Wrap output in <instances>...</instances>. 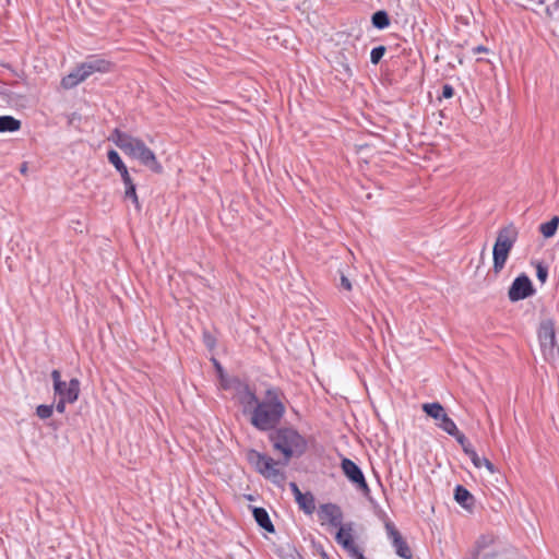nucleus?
Returning a JSON list of instances; mask_svg holds the SVG:
<instances>
[{
  "label": "nucleus",
  "instance_id": "nucleus-36",
  "mask_svg": "<svg viewBox=\"0 0 559 559\" xmlns=\"http://www.w3.org/2000/svg\"><path fill=\"white\" fill-rule=\"evenodd\" d=\"M555 7H556V8H559V0H556V1H555Z\"/></svg>",
  "mask_w": 559,
  "mask_h": 559
},
{
  "label": "nucleus",
  "instance_id": "nucleus-31",
  "mask_svg": "<svg viewBox=\"0 0 559 559\" xmlns=\"http://www.w3.org/2000/svg\"><path fill=\"white\" fill-rule=\"evenodd\" d=\"M340 286L345 289V290H350L352 289V283L344 275V274H341V284Z\"/></svg>",
  "mask_w": 559,
  "mask_h": 559
},
{
  "label": "nucleus",
  "instance_id": "nucleus-39",
  "mask_svg": "<svg viewBox=\"0 0 559 559\" xmlns=\"http://www.w3.org/2000/svg\"><path fill=\"white\" fill-rule=\"evenodd\" d=\"M324 557H326V555H324ZM325 559H328V558H325Z\"/></svg>",
  "mask_w": 559,
  "mask_h": 559
},
{
  "label": "nucleus",
  "instance_id": "nucleus-2",
  "mask_svg": "<svg viewBox=\"0 0 559 559\" xmlns=\"http://www.w3.org/2000/svg\"><path fill=\"white\" fill-rule=\"evenodd\" d=\"M109 140L112 141L126 155L139 160L141 165L145 166L151 171L155 174H160L163 171V166L157 160L154 152L147 147L144 141L140 138L120 131L119 129H115L110 134Z\"/></svg>",
  "mask_w": 559,
  "mask_h": 559
},
{
  "label": "nucleus",
  "instance_id": "nucleus-35",
  "mask_svg": "<svg viewBox=\"0 0 559 559\" xmlns=\"http://www.w3.org/2000/svg\"><path fill=\"white\" fill-rule=\"evenodd\" d=\"M21 171H22V173H25V171H26V166H25V165H23V166H22Z\"/></svg>",
  "mask_w": 559,
  "mask_h": 559
},
{
  "label": "nucleus",
  "instance_id": "nucleus-25",
  "mask_svg": "<svg viewBox=\"0 0 559 559\" xmlns=\"http://www.w3.org/2000/svg\"><path fill=\"white\" fill-rule=\"evenodd\" d=\"M123 185L126 188L124 198L131 199V201L133 202L135 207L140 209V203H139V199H138L136 191H135V185L133 183L132 178L129 179V181H123Z\"/></svg>",
  "mask_w": 559,
  "mask_h": 559
},
{
  "label": "nucleus",
  "instance_id": "nucleus-7",
  "mask_svg": "<svg viewBox=\"0 0 559 559\" xmlns=\"http://www.w3.org/2000/svg\"><path fill=\"white\" fill-rule=\"evenodd\" d=\"M110 67L111 63L105 59H88L64 76L61 81V85L67 90L73 88L95 72H108Z\"/></svg>",
  "mask_w": 559,
  "mask_h": 559
},
{
  "label": "nucleus",
  "instance_id": "nucleus-3",
  "mask_svg": "<svg viewBox=\"0 0 559 559\" xmlns=\"http://www.w3.org/2000/svg\"><path fill=\"white\" fill-rule=\"evenodd\" d=\"M273 448L284 455L283 465L286 466L293 456H300L307 449L305 438L293 428H280L269 436Z\"/></svg>",
  "mask_w": 559,
  "mask_h": 559
},
{
  "label": "nucleus",
  "instance_id": "nucleus-1",
  "mask_svg": "<svg viewBox=\"0 0 559 559\" xmlns=\"http://www.w3.org/2000/svg\"><path fill=\"white\" fill-rule=\"evenodd\" d=\"M286 413L283 394L276 388H270L249 415L250 424L260 431L273 430L280 425Z\"/></svg>",
  "mask_w": 559,
  "mask_h": 559
},
{
  "label": "nucleus",
  "instance_id": "nucleus-14",
  "mask_svg": "<svg viewBox=\"0 0 559 559\" xmlns=\"http://www.w3.org/2000/svg\"><path fill=\"white\" fill-rule=\"evenodd\" d=\"M53 392L59 399L68 401L69 404H73L79 399L80 381L76 378H72L69 382L64 381L63 385H61L58 391Z\"/></svg>",
  "mask_w": 559,
  "mask_h": 559
},
{
  "label": "nucleus",
  "instance_id": "nucleus-9",
  "mask_svg": "<svg viewBox=\"0 0 559 559\" xmlns=\"http://www.w3.org/2000/svg\"><path fill=\"white\" fill-rule=\"evenodd\" d=\"M338 531L335 535V540L337 544H340L350 557L354 559H366L362 555V552L359 550L357 545L355 544L354 537H353V525L352 523L348 524H341V526H337Z\"/></svg>",
  "mask_w": 559,
  "mask_h": 559
},
{
  "label": "nucleus",
  "instance_id": "nucleus-32",
  "mask_svg": "<svg viewBox=\"0 0 559 559\" xmlns=\"http://www.w3.org/2000/svg\"><path fill=\"white\" fill-rule=\"evenodd\" d=\"M289 487H290L292 492L294 493L295 500H297L298 498H301V496L304 493L300 491V489L296 483H290Z\"/></svg>",
  "mask_w": 559,
  "mask_h": 559
},
{
  "label": "nucleus",
  "instance_id": "nucleus-26",
  "mask_svg": "<svg viewBox=\"0 0 559 559\" xmlns=\"http://www.w3.org/2000/svg\"><path fill=\"white\" fill-rule=\"evenodd\" d=\"M53 413V405H46V404H41V405H38L37 408H36V415L40 418V419H48L49 417H51Z\"/></svg>",
  "mask_w": 559,
  "mask_h": 559
},
{
  "label": "nucleus",
  "instance_id": "nucleus-10",
  "mask_svg": "<svg viewBox=\"0 0 559 559\" xmlns=\"http://www.w3.org/2000/svg\"><path fill=\"white\" fill-rule=\"evenodd\" d=\"M535 294V289L530 277L526 274H521L512 282L508 297L511 301L523 300Z\"/></svg>",
  "mask_w": 559,
  "mask_h": 559
},
{
  "label": "nucleus",
  "instance_id": "nucleus-24",
  "mask_svg": "<svg viewBox=\"0 0 559 559\" xmlns=\"http://www.w3.org/2000/svg\"><path fill=\"white\" fill-rule=\"evenodd\" d=\"M372 25L378 29H384L390 25V19L385 11H377L371 17Z\"/></svg>",
  "mask_w": 559,
  "mask_h": 559
},
{
  "label": "nucleus",
  "instance_id": "nucleus-17",
  "mask_svg": "<svg viewBox=\"0 0 559 559\" xmlns=\"http://www.w3.org/2000/svg\"><path fill=\"white\" fill-rule=\"evenodd\" d=\"M108 162L116 168V170L120 174L122 182L129 181L131 176L126 164L122 162L120 155L115 150H110L107 153Z\"/></svg>",
  "mask_w": 559,
  "mask_h": 559
},
{
  "label": "nucleus",
  "instance_id": "nucleus-4",
  "mask_svg": "<svg viewBox=\"0 0 559 559\" xmlns=\"http://www.w3.org/2000/svg\"><path fill=\"white\" fill-rule=\"evenodd\" d=\"M518 236V228L513 224H509L498 230L497 239L492 248V267L496 274L500 273L504 267Z\"/></svg>",
  "mask_w": 559,
  "mask_h": 559
},
{
  "label": "nucleus",
  "instance_id": "nucleus-28",
  "mask_svg": "<svg viewBox=\"0 0 559 559\" xmlns=\"http://www.w3.org/2000/svg\"><path fill=\"white\" fill-rule=\"evenodd\" d=\"M536 276L538 281L544 284L547 281L548 277V267L544 265L543 263L536 264Z\"/></svg>",
  "mask_w": 559,
  "mask_h": 559
},
{
  "label": "nucleus",
  "instance_id": "nucleus-22",
  "mask_svg": "<svg viewBox=\"0 0 559 559\" xmlns=\"http://www.w3.org/2000/svg\"><path fill=\"white\" fill-rule=\"evenodd\" d=\"M21 121L12 116L0 117V132H14L20 130Z\"/></svg>",
  "mask_w": 559,
  "mask_h": 559
},
{
  "label": "nucleus",
  "instance_id": "nucleus-16",
  "mask_svg": "<svg viewBox=\"0 0 559 559\" xmlns=\"http://www.w3.org/2000/svg\"><path fill=\"white\" fill-rule=\"evenodd\" d=\"M455 501L465 510L472 511L475 504L474 496L462 485H457L454 488Z\"/></svg>",
  "mask_w": 559,
  "mask_h": 559
},
{
  "label": "nucleus",
  "instance_id": "nucleus-18",
  "mask_svg": "<svg viewBox=\"0 0 559 559\" xmlns=\"http://www.w3.org/2000/svg\"><path fill=\"white\" fill-rule=\"evenodd\" d=\"M444 431L454 437L455 440L463 447V450L465 451V448L472 449L471 443L467 441L466 437L457 429L454 421H448L444 420Z\"/></svg>",
  "mask_w": 559,
  "mask_h": 559
},
{
  "label": "nucleus",
  "instance_id": "nucleus-8",
  "mask_svg": "<svg viewBox=\"0 0 559 559\" xmlns=\"http://www.w3.org/2000/svg\"><path fill=\"white\" fill-rule=\"evenodd\" d=\"M341 468L346 478L359 490L364 496H369L370 488L366 481L361 468L350 459L344 457L341 462Z\"/></svg>",
  "mask_w": 559,
  "mask_h": 559
},
{
  "label": "nucleus",
  "instance_id": "nucleus-29",
  "mask_svg": "<svg viewBox=\"0 0 559 559\" xmlns=\"http://www.w3.org/2000/svg\"><path fill=\"white\" fill-rule=\"evenodd\" d=\"M51 379L53 382V391H58L61 385H63L64 381L61 380V373L59 370L55 369L51 371Z\"/></svg>",
  "mask_w": 559,
  "mask_h": 559
},
{
  "label": "nucleus",
  "instance_id": "nucleus-5",
  "mask_svg": "<svg viewBox=\"0 0 559 559\" xmlns=\"http://www.w3.org/2000/svg\"><path fill=\"white\" fill-rule=\"evenodd\" d=\"M246 457L263 477L271 479L275 484H280L285 480V474L280 468L281 465L284 466L283 461H275L271 456L253 449L247 452Z\"/></svg>",
  "mask_w": 559,
  "mask_h": 559
},
{
  "label": "nucleus",
  "instance_id": "nucleus-6",
  "mask_svg": "<svg viewBox=\"0 0 559 559\" xmlns=\"http://www.w3.org/2000/svg\"><path fill=\"white\" fill-rule=\"evenodd\" d=\"M537 336L544 359L550 364H555L559 360V345L557 343L555 321L552 319L545 318L540 321Z\"/></svg>",
  "mask_w": 559,
  "mask_h": 559
},
{
  "label": "nucleus",
  "instance_id": "nucleus-15",
  "mask_svg": "<svg viewBox=\"0 0 559 559\" xmlns=\"http://www.w3.org/2000/svg\"><path fill=\"white\" fill-rule=\"evenodd\" d=\"M423 411L430 417H432L433 419L438 420L439 423L437 424L439 428H441L443 431H444V420H448V421H453L448 415L447 413L444 412V408L443 406L438 403V402H435V403H426L423 405Z\"/></svg>",
  "mask_w": 559,
  "mask_h": 559
},
{
  "label": "nucleus",
  "instance_id": "nucleus-23",
  "mask_svg": "<svg viewBox=\"0 0 559 559\" xmlns=\"http://www.w3.org/2000/svg\"><path fill=\"white\" fill-rule=\"evenodd\" d=\"M558 226H559V217L555 216L550 221L540 224L539 231L542 233V235L545 238H550L556 234Z\"/></svg>",
  "mask_w": 559,
  "mask_h": 559
},
{
  "label": "nucleus",
  "instance_id": "nucleus-34",
  "mask_svg": "<svg viewBox=\"0 0 559 559\" xmlns=\"http://www.w3.org/2000/svg\"><path fill=\"white\" fill-rule=\"evenodd\" d=\"M473 53L476 55V53H481V52H488V48L483 46V45H479V46H476L472 49Z\"/></svg>",
  "mask_w": 559,
  "mask_h": 559
},
{
  "label": "nucleus",
  "instance_id": "nucleus-38",
  "mask_svg": "<svg viewBox=\"0 0 559 559\" xmlns=\"http://www.w3.org/2000/svg\"><path fill=\"white\" fill-rule=\"evenodd\" d=\"M537 1H538L539 3H543V2H544V0H537Z\"/></svg>",
  "mask_w": 559,
  "mask_h": 559
},
{
  "label": "nucleus",
  "instance_id": "nucleus-27",
  "mask_svg": "<svg viewBox=\"0 0 559 559\" xmlns=\"http://www.w3.org/2000/svg\"><path fill=\"white\" fill-rule=\"evenodd\" d=\"M385 53L384 46L374 47L370 52V61L373 64H378Z\"/></svg>",
  "mask_w": 559,
  "mask_h": 559
},
{
  "label": "nucleus",
  "instance_id": "nucleus-13",
  "mask_svg": "<svg viewBox=\"0 0 559 559\" xmlns=\"http://www.w3.org/2000/svg\"><path fill=\"white\" fill-rule=\"evenodd\" d=\"M320 520L328 522L330 525L337 527L343 523V512L337 504H321L318 511Z\"/></svg>",
  "mask_w": 559,
  "mask_h": 559
},
{
  "label": "nucleus",
  "instance_id": "nucleus-21",
  "mask_svg": "<svg viewBox=\"0 0 559 559\" xmlns=\"http://www.w3.org/2000/svg\"><path fill=\"white\" fill-rule=\"evenodd\" d=\"M465 453L471 457L476 467L485 466L490 473H495L493 464L488 459L478 456L474 449L465 448Z\"/></svg>",
  "mask_w": 559,
  "mask_h": 559
},
{
  "label": "nucleus",
  "instance_id": "nucleus-12",
  "mask_svg": "<svg viewBox=\"0 0 559 559\" xmlns=\"http://www.w3.org/2000/svg\"><path fill=\"white\" fill-rule=\"evenodd\" d=\"M385 531L388 534L389 539L391 540L396 555H399L401 558L404 559H411L412 558V551L407 545V543L404 540L400 532L396 530L395 525L392 522L385 523Z\"/></svg>",
  "mask_w": 559,
  "mask_h": 559
},
{
  "label": "nucleus",
  "instance_id": "nucleus-30",
  "mask_svg": "<svg viewBox=\"0 0 559 559\" xmlns=\"http://www.w3.org/2000/svg\"><path fill=\"white\" fill-rule=\"evenodd\" d=\"M454 95V88L450 84H444L442 86V97L451 98Z\"/></svg>",
  "mask_w": 559,
  "mask_h": 559
},
{
  "label": "nucleus",
  "instance_id": "nucleus-20",
  "mask_svg": "<svg viewBox=\"0 0 559 559\" xmlns=\"http://www.w3.org/2000/svg\"><path fill=\"white\" fill-rule=\"evenodd\" d=\"M300 510L310 515L316 510V499L311 492H306L296 500Z\"/></svg>",
  "mask_w": 559,
  "mask_h": 559
},
{
  "label": "nucleus",
  "instance_id": "nucleus-37",
  "mask_svg": "<svg viewBox=\"0 0 559 559\" xmlns=\"http://www.w3.org/2000/svg\"><path fill=\"white\" fill-rule=\"evenodd\" d=\"M546 12H547L548 15H551V11H550L549 8H547Z\"/></svg>",
  "mask_w": 559,
  "mask_h": 559
},
{
  "label": "nucleus",
  "instance_id": "nucleus-19",
  "mask_svg": "<svg viewBox=\"0 0 559 559\" xmlns=\"http://www.w3.org/2000/svg\"><path fill=\"white\" fill-rule=\"evenodd\" d=\"M253 516L255 522L264 528L269 533H273L275 531L272 521L270 520L269 513L263 508H254Z\"/></svg>",
  "mask_w": 559,
  "mask_h": 559
},
{
  "label": "nucleus",
  "instance_id": "nucleus-11",
  "mask_svg": "<svg viewBox=\"0 0 559 559\" xmlns=\"http://www.w3.org/2000/svg\"><path fill=\"white\" fill-rule=\"evenodd\" d=\"M236 399L242 407L243 415H250L261 400L248 384L241 382L236 386Z\"/></svg>",
  "mask_w": 559,
  "mask_h": 559
},
{
  "label": "nucleus",
  "instance_id": "nucleus-33",
  "mask_svg": "<svg viewBox=\"0 0 559 559\" xmlns=\"http://www.w3.org/2000/svg\"><path fill=\"white\" fill-rule=\"evenodd\" d=\"M68 404V401H63L62 399H58V402L56 403V411L60 414L66 412V405Z\"/></svg>",
  "mask_w": 559,
  "mask_h": 559
}]
</instances>
